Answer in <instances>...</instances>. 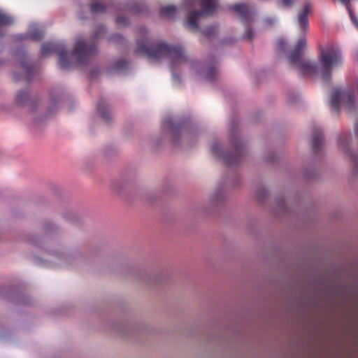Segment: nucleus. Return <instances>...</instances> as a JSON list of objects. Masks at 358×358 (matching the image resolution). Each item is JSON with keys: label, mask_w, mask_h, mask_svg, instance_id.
<instances>
[{"label": "nucleus", "mask_w": 358, "mask_h": 358, "mask_svg": "<svg viewBox=\"0 0 358 358\" xmlns=\"http://www.w3.org/2000/svg\"><path fill=\"white\" fill-rule=\"evenodd\" d=\"M312 145L315 149H317L320 145H322V137L321 133L319 134H317L315 136H313L312 137Z\"/></svg>", "instance_id": "f8f14e48"}, {"label": "nucleus", "mask_w": 358, "mask_h": 358, "mask_svg": "<svg viewBox=\"0 0 358 358\" xmlns=\"http://www.w3.org/2000/svg\"><path fill=\"white\" fill-rule=\"evenodd\" d=\"M355 133L357 135H358V124L356 125V127H355Z\"/></svg>", "instance_id": "b1692460"}, {"label": "nucleus", "mask_w": 358, "mask_h": 358, "mask_svg": "<svg viewBox=\"0 0 358 358\" xmlns=\"http://www.w3.org/2000/svg\"><path fill=\"white\" fill-rule=\"evenodd\" d=\"M206 34L208 35V36H210V33L208 32V31H206Z\"/></svg>", "instance_id": "393cba45"}, {"label": "nucleus", "mask_w": 358, "mask_h": 358, "mask_svg": "<svg viewBox=\"0 0 358 358\" xmlns=\"http://www.w3.org/2000/svg\"><path fill=\"white\" fill-rule=\"evenodd\" d=\"M246 37L248 39L251 40L253 38L252 31L251 29H248L246 32Z\"/></svg>", "instance_id": "412c9836"}, {"label": "nucleus", "mask_w": 358, "mask_h": 358, "mask_svg": "<svg viewBox=\"0 0 358 358\" xmlns=\"http://www.w3.org/2000/svg\"><path fill=\"white\" fill-rule=\"evenodd\" d=\"M125 20H126L125 19H124L122 17H120V18L117 19V23L120 24H125L124 23Z\"/></svg>", "instance_id": "4be33fe9"}, {"label": "nucleus", "mask_w": 358, "mask_h": 358, "mask_svg": "<svg viewBox=\"0 0 358 358\" xmlns=\"http://www.w3.org/2000/svg\"><path fill=\"white\" fill-rule=\"evenodd\" d=\"M210 201L214 205H218L224 201V196L221 192H215L210 196Z\"/></svg>", "instance_id": "9d476101"}, {"label": "nucleus", "mask_w": 358, "mask_h": 358, "mask_svg": "<svg viewBox=\"0 0 358 358\" xmlns=\"http://www.w3.org/2000/svg\"><path fill=\"white\" fill-rule=\"evenodd\" d=\"M13 22L11 17L0 11V26L3 24H10Z\"/></svg>", "instance_id": "ddd939ff"}, {"label": "nucleus", "mask_w": 358, "mask_h": 358, "mask_svg": "<svg viewBox=\"0 0 358 358\" xmlns=\"http://www.w3.org/2000/svg\"><path fill=\"white\" fill-rule=\"evenodd\" d=\"M233 10L238 13L243 17H248L250 10L247 6L243 4H236L233 6Z\"/></svg>", "instance_id": "1a4fd4ad"}, {"label": "nucleus", "mask_w": 358, "mask_h": 358, "mask_svg": "<svg viewBox=\"0 0 358 358\" xmlns=\"http://www.w3.org/2000/svg\"><path fill=\"white\" fill-rule=\"evenodd\" d=\"M310 8V5L309 3H306L298 15L297 22L302 33H304L308 29V15Z\"/></svg>", "instance_id": "423d86ee"}, {"label": "nucleus", "mask_w": 358, "mask_h": 358, "mask_svg": "<svg viewBox=\"0 0 358 358\" xmlns=\"http://www.w3.org/2000/svg\"><path fill=\"white\" fill-rule=\"evenodd\" d=\"M54 46L52 44H45L42 46L41 52L43 55H47L50 52L52 51Z\"/></svg>", "instance_id": "dca6fc26"}, {"label": "nucleus", "mask_w": 358, "mask_h": 358, "mask_svg": "<svg viewBox=\"0 0 358 358\" xmlns=\"http://www.w3.org/2000/svg\"><path fill=\"white\" fill-rule=\"evenodd\" d=\"M348 10H350L348 8ZM350 12V17H351V20L352 21L354 22V24L357 26V29H358V20L355 18V17L352 14L351 11L349 10Z\"/></svg>", "instance_id": "aec40b11"}, {"label": "nucleus", "mask_w": 358, "mask_h": 358, "mask_svg": "<svg viewBox=\"0 0 358 358\" xmlns=\"http://www.w3.org/2000/svg\"><path fill=\"white\" fill-rule=\"evenodd\" d=\"M42 37V34L41 31H36V32L34 33H32L31 34V38H32V40L34 41H38V40H40Z\"/></svg>", "instance_id": "f3484780"}, {"label": "nucleus", "mask_w": 358, "mask_h": 358, "mask_svg": "<svg viewBox=\"0 0 358 358\" xmlns=\"http://www.w3.org/2000/svg\"><path fill=\"white\" fill-rule=\"evenodd\" d=\"M176 8L173 6H168L161 9L160 14L162 16L168 18H173L176 15Z\"/></svg>", "instance_id": "6e6552de"}, {"label": "nucleus", "mask_w": 358, "mask_h": 358, "mask_svg": "<svg viewBox=\"0 0 358 358\" xmlns=\"http://www.w3.org/2000/svg\"><path fill=\"white\" fill-rule=\"evenodd\" d=\"M96 52V48L94 45H88L86 41L79 37L76 39L74 44L73 57L77 62L82 64L85 62L90 56Z\"/></svg>", "instance_id": "7ed1b4c3"}, {"label": "nucleus", "mask_w": 358, "mask_h": 358, "mask_svg": "<svg viewBox=\"0 0 358 358\" xmlns=\"http://www.w3.org/2000/svg\"><path fill=\"white\" fill-rule=\"evenodd\" d=\"M341 101L345 103L349 108L352 103V97L345 90L334 89L331 97V106L332 109L337 111Z\"/></svg>", "instance_id": "39448f33"}, {"label": "nucleus", "mask_w": 358, "mask_h": 358, "mask_svg": "<svg viewBox=\"0 0 358 358\" xmlns=\"http://www.w3.org/2000/svg\"><path fill=\"white\" fill-rule=\"evenodd\" d=\"M136 51L138 54H145L151 63L157 62L165 57L169 58L174 64H180L185 59L184 54L181 50L164 43L148 47L147 41H138Z\"/></svg>", "instance_id": "f03ea898"}, {"label": "nucleus", "mask_w": 358, "mask_h": 358, "mask_svg": "<svg viewBox=\"0 0 358 358\" xmlns=\"http://www.w3.org/2000/svg\"><path fill=\"white\" fill-rule=\"evenodd\" d=\"M297 0H277L276 5L279 8H291Z\"/></svg>", "instance_id": "9b49d317"}, {"label": "nucleus", "mask_w": 358, "mask_h": 358, "mask_svg": "<svg viewBox=\"0 0 358 358\" xmlns=\"http://www.w3.org/2000/svg\"><path fill=\"white\" fill-rule=\"evenodd\" d=\"M285 45H286V41L284 40V39H279L277 41V48L279 50H283L285 46Z\"/></svg>", "instance_id": "a211bd4d"}, {"label": "nucleus", "mask_w": 358, "mask_h": 358, "mask_svg": "<svg viewBox=\"0 0 358 358\" xmlns=\"http://www.w3.org/2000/svg\"><path fill=\"white\" fill-rule=\"evenodd\" d=\"M72 57L70 58V54L61 51L59 53V64L60 68L65 69L69 68L72 64Z\"/></svg>", "instance_id": "0eeeda50"}, {"label": "nucleus", "mask_w": 358, "mask_h": 358, "mask_svg": "<svg viewBox=\"0 0 358 358\" xmlns=\"http://www.w3.org/2000/svg\"><path fill=\"white\" fill-rule=\"evenodd\" d=\"M306 47V38H300L289 56L291 66L303 74L317 76L320 73L323 79L327 80L330 78L331 71L342 63L339 50L332 46L322 50L319 56L320 67L318 68L315 62L301 57L302 52Z\"/></svg>", "instance_id": "f257e3e1"}, {"label": "nucleus", "mask_w": 358, "mask_h": 358, "mask_svg": "<svg viewBox=\"0 0 358 358\" xmlns=\"http://www.w3.org/2000/svg\"><path fill=\"white\" fill-rule=\"evenodd\" d=\"M201 11L192 13L189 15L186 22V27L191 31L197 29L196 20L203 15L211 13L215 8V0H202L201 3Z\"/></svg>", "instance_id": "20e7f679"}, {"label": "nucleus", "mask_w": 358, "mask_h": 358, "mask_svg": "<svg viewBox=\"0 0 358 358\" xmlns=\"http://www.w3.org/2000/svg\"><path fill=\"white\" fill-rule=\"evenodd\" d=\"M91 9L94 13H99L104 10V6L101 3H94L92 4Z\"/></svg>", "instance_id": "2eb2a0df"}, {"label": "nucleus", "mask_w": 358, "mask_h": 358, "mask_svg": "<svg viewBox=\"0 0 358 358\" xmlns=\"http://www.w3.org/2000/svg\"><path fill=\"white\" fill-rule=\"evenodd\" d=\"M357 166H358V159H357Z\"/></svg>", "instance_id": "a878e982"}, {"label": "nucleus", "mask_w": 358, "mask_h": 358, "mask_svg": "<svg viewBox=\"0 0 358 358\" xmlns=\"http://www.w3.org/2000/svg\"><path fill=\"white\" fill-rule=\"evenodd\" d=\"M28 94L26 92H20L16 96V101L19 103H24L28 99Z\"/></svg>", "instance_id": "4468645a"}, {"label": "nucleus", "mask_w": 358, "mask_h": 358, "mask_svg": "<svg viewBox=\"0 0 358 358\" xmlns=\"http://www.w3.org/2000/svg\"><path fill=\"white\" fill-rule=\"evenodd\" d=\"M212 152L216 155H218V151L220 150V147L217 145H214L211 148Z\"/></svg>", "instance_id": "6ab92c4d"}, {"label": "nucleus", "mask_w": 358, "mask_h": 358, "mask_svg": "<svg viewBox=\"0 0 358 358\" xmlns=\"http://www.w3.org/2000/svg\"><path fill=\"white\" fill-rule=\"evenodd\" d=\"M341 3L348 5L350 0H338Z\"/></svg>", "instance_id": "5701e85b"}]
</instances>
